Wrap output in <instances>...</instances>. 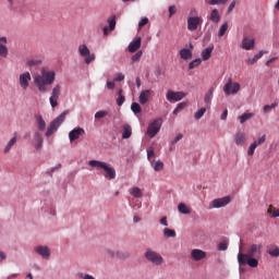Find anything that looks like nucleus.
<instances>
[{
	"label": "nucleus",
	"mask_w": 279,
	"mask_h": 279,
	"mask_svg": "<svg viewBox=\"0 0 279 279\" xmlns=\"http://www.w3.org/2000/svg\"><path fill=\"white\" fill-rule=\"evenodd\" d=\"M262 244H252L246 253L238 254V263L241 266L248 265V267H258V258L262 256Z\"/></svg>",
	"instance_id": "nucleus-1"
},
{
	"label": "nucleus",
	"mask_w": 279,
	"mask_h": 279,
	"mask_svg": "<svg viewBox=\"0 0 279 279\" xmlns=\"http://www.w3.org/2000/svg\"><path fill=\"white\" fill-rule=\"evenodd\" d=\"M56 82V71L41 68L40 73L34 76V84L39 93H48L49 86Z\"/></svg>",
	"instance_id": "nucleus-2"
},
{
	"label": "nucleus",
	"mask_w": 279,
	"mask_h": 279,
	"mask_svg": "<svg viewBox=\"0 0 279 279\" xmlns=\"http://www.w3.org/2000/svg\"><path fill=\"white\" fill-rule=\"evenodd\" d=\"M88 165L89 167H94L95 169H104L105 178H107V180H114V178H117V170H114V168L108 166V163L104 161L90 160Z\"/></svg>",
	"instance_id": "nucleus-3"
},
{
	"label": "nucleus",
	"mask_w": 279,
	"mask_h": 279,
	"mask_svg": "<svg viewBox=\"0 0 279 279\" xmlns=\"http://www.w3.org/2000/svg\"><path fill=\"white\" fill-rule=\"evenodd\" d=\"M66 114H69V110L63 111L59 117H57L48 126L46 136L49 137L53 132L58 131V128L64 123V120L66 119Z\"/></svg>",
	"instance_id": "nucleus-4"
},
{
	"label": "nucleus",
	"mask_w": 279,
	"mask_h": 279,
	"mask_svg": "<svg viewBox=\"0 0 279 279\" xmlns=\"http://www.w3.org/2000/svg\"><path fill=\"white\" fill-rule=\"evenodd\" d=\"M144 256L146 260H148V263H151L153 265L160 266L162 265V263H165V258H162V255H160L156 251H153L151 248L146 250Z\"/></svg>",
	"instance_id": "nucleus-5"
},
{
	"label": "nucleus",
	"mask_w": 279,
	"mask_h": 279,
	"mask_svg": "<svg viewBox=\"0 0 279 279\" xmlns=\"http://www.w3.org/2000/svg\"><path fill=\"white\" fill-rule=\"evenodd\" d=\"M241 90V84L233 83L232 78H229L226 85L223 86V92L226 95H236Z\"/></svg>",
	"instance_id": "nucleus-6"
},
{
	"label": "nucleus",
	"mask_w": 279,
	"mask_h": 279,
	"mask_svg": "<svg viewBox=\"0 0 279 279\" xmlns=\"http://www.w3.org/2000/svg\"><path fill=\"white\" fill-rule=\"evenodd\" d=\"M162 126V120L160 119H156L154 120L147 129V134L150 138H154V136H156V134H158L160 132V128Z\"/></svg>",
	"instance_id": "nucleus-7"
},
{
	"label": "nucleus",
	"mask_w": 279,
	"mask_h": 279,
	"mask_svg": "<svg viewBox=\"0 0 279 279\" xmlns=\"http://www.w3.org/2000/svg\"><path fill=\"white\" fill-rule=\"evenodd\" d=\"M186 97L184 92H173L169 89L166 94V98L170 104H174L175 101H182Z\"/></svg>",
	"instance_id": "nucleus-8"
},
{
	"label": "nucleus",
	"mask_w": 279,
	"mask_h": 279,
	"mask_svg": "<svg viewBox=\"0 0 279 279\" xmlns=\"http://www.w3.org/2000/svg\"><path fill=\"white\" fill-rule=\"evenodd\" d=\"M204 23L202 16H190L187 17V29L189 32H196V29Z\"/></svg>",
	"instance_id": "nucleus-9"
},
{
	"label": "nucleus",
	"mask_w": 279,
	"mask_h": 279,
	"mask_svg": "<svg viewBox=\"0 0 279 279\" xmlns=\"http://www.w3.org/2000/svg\"><path fill=\"white\" fill-rule=\"evenodd\" d=\"M62 90V86L60 84H57L51 92V96L49 98L51 108H57L58 106V99H60V94Z\"/></svg>",
	"instance_id": "nucleus-10"
},
{
	"label": "nucleus",
	"mask_w": 279,
	"mask_h": 279,
	"mask_svg": "<svg viewBox=\"0 0 279 279\" xmlns=\"http://www.w3.org/2000/svg\"><path fill=\"white\" fill-rule=\"evenodd\" d=\"M267 141V135L260 136L258 140L254 141L247 149V156H254V151H256V147H259V145H263Z\"/></svg>",
	"instance_id": "nucleus-11"
},
{
	"label": "nucleus",
	"mask_w": 279,
	"mask_h": 279,
	"mask_svg": "<svg viewBox=\"0 0 279 279\" xmlns=\"http://www.w3.org/2000/svg\"><path fill=\"white\" fill-rule=\"evenodd\" d=\"M232 202V198L230 196H225L222 198H216L211 202V208H223L228 206Z\"/></svg>",
	"instance_id": "nucleus-12"
},
{
	"label": "nucleus",
	"mask_w": 279,
	"mask_h": 279,
	"mask_svg": "<svg viewBox=\"0 0 279 279\" xmlns=\"http://www.w3.org/2000/svg\"><path fill=\"white\" fill-rule=\"evenodd\" d=\"M255 45H256V39H254L253 37L245 36L242 39L241 48L245 49V51H252Z\"/></svg>",
	"instance_id": "nucleus-13"
},
{
	"label": "nucleus",
	"mask_w": 279,
	"mask_h": 279,
	"mask_svg": "<svg viewBox=\"0 0 279 279\" xmlns=\"http://www.w3.org/2000/svg\"><path fill=\"white\" fill-rule=\"evenodd\" d=\"M29 82H32V74L29 72H24L20 75V86L23 90L29 88Z\"/></svg>",
	"instance_id": "nucleus-14"
},
{
	"label": "nucleus",
	"mask_w": 279,
	"mask_h": 279,
	"mask_svg": "<svg viewBox=\"0 0 279 279\" xmlns=\"http://www.w3.org/2000/svg\"><path fill=\"white\" fill-rule=\"evenodd\" d=\"M86 134V131L82 128H75L72 131L69 132V140L70 143H73V141H77L81 136H84Z\"/></svg>",
	"instance_id": "nucleus-15"
},
{
	"label": "nucleus",
	"mask_w": 279,
	"mask_h": 279,
	"mask_svg": "<svg viewBox=\"0 0 279 279\" xmlns=\"http://www.w3.org/2000/svg\"><path fill=\"white\" fill-rule=\"evenodd\" d=\"M191 258L195 262L204 260V258H206V252L199 248H194L191 251Z\"/></svg>",
	"instance_id": "nucleus-16"
},
{
	"label": "nucleus",
	"mask_w": 279,
	"mask_h": 279,
	"mask_svg": "<svg viewBox=\"0 0 279 279\" xmlns=\"http://www.w3.org/2000/svg\"><path fill=\"white\" fill-rule=\"evenodd\" d=\"M142 38L141 37H135L134 40H132L129 44V51L130 53H136V51H138L141 49V43H142Z\"/></svg>",
	"instance_id": "nucleus-17"
},
{
	"label": "nucleus",
	"mask_w": 279,
	"mask_h": 279,
	"mask_svg": "<svg viewBox=\"0 0 279 279\" xmlns=\"http://www.w3.org/2000/svg\"><path fill=\"white\" fill-rule=\"evenodd\" d=\"M8 37H0V58H8Z\"/></svg>",
	"instance_id": "nucleus-18"
},
{
	"label": "nucleus",
	"mask_w": 279,
	"mask_h": 279,
	"mask_svg": "<svg viewBox=\"0 0 279 279\" xmlns=\"http://www.w3.org/2000/svg\"><path fill=\"white\" fill-rule=\"evenodd\" d=\"M234 143L238 145V147H243L245 143H247V137L242 131H239L234 135Z\"/></svg>",
	"instance_id": "nucleus-19"
},
{
	"label": "nucleus",
	"mask_w": 279,
	"mask_h": 279,
	"mask_svg": "<svg viewBox=\"0 0 279 279\" xmlns=\"http://www.w3.org/2000/svg\"><path fill=\"white\" fill-rule=\"evenodd\" d=\"M214 95H215V87H210L204 96V104L206 108H210V105L213 104Z\"/></svg>",
	"instance_id": "nucleus-20"
},
{
	"label": "nucleus",
	"mask_w": 279,
	"mask_h": 279,
	"mask_svg": "<svg viewBox=\"0 0 279 279\" xmlns=\"http://www.w3.org/2000/svg\"><path fill=\"white\" fill-rule=\"evenodd\" d=\"M35 252L39 254L40 257L43 258H49L51 256V251L47 246H37L35 247Z\"/></svg>",
	"instance_id": "nucleus-21"
},
{
	"label": "nucleus",
	"mask_w": 279,
	"mask_h": 279,
	"mask_svg": "<svg viewBox=\"0 0 279 279\" xmlns=\"http://www.w3.org/2000/svg\"><path fill=\"white\" fill-rule=\"evenodd\" d=\"M34 141H35V148L37 149V151H40L43 149V143L45 142V140L43 138V134H40L39 132H35Z\"/></svg>",
	"instance_id": "nucleus-22"
},
{
	"label": "nucleus",
	"mask_w": 279,
	"mask_h": 279,
	"mask_svg": "<svg viewBox=\"0 0 279 279\" xmlns=\"http://www.w3.org/2000/svg\"><path fill=\"white\" fill-rule=\"evenodd\" d=\"M150 96H151V89L142 90L140 94V104L142 106H145V104H147V101H149Z\"/></svg>",
	"instance_id": "nucleus-23"
},
{
	"label": "nucleus",
	"mask_w": 279,
	"mask_h": 279,
	"mask_svg": "<svg viewBox=\"0 0 279 279\" xmlns=\"http://www.w3.org/2000/svg\"><path fill=\"white\" fill-rule=\"evenodd\" d=\"M108 254H110V256L112 258H130V253L129 252H112V251H108Z\"/></svg>",
	"instance_id": "nucleus-24"
},
{
	"label": "nucleus",
	"mask_w": 279,
	"mask_h": 279,
	"mask_svg": "<svg viewBox=\"0 0 279 279\" xmlns=\"http://www.w3.org/2000/svg\"><path fill=\"white\" fill-rule=\"evenodd\" d=\"M122 130V138L128 140L132 136V126L130 124H124Z\"/></svg>",
	"instance_id": "nucleus-25"
},
{
	"label": "nucleus",
	"mask_w": 279,
	"mask_h": 279,
	"mask_svg": "<svg viewBox=\"0 0 279 279\" xmlns=\"http://www.w3.org/2000/svg\"><path fill=\"white\" fill-rule=\"evenodd\" d=\"M180 57L182 60H191L193 58V52L190 49L183 48L180 50Z\"/></svg>",
	"instance_id": "nucleus-26"
},
{
	"label": "nucleus",
	"mask_w": 279,
	"mask_h": 279,
	"mask_svg": "<svg viewBox=\"0 0 279 279\" xmlns=\"http://www.w3.org/2000/svg\"><path fill=\"white\" fill-rule=\"evenodd\" d=\"M36 121L38 130L40 132H45V130L47 129V123L45 122V119H43V116H37Z\"/></svg>",
	"instance_id": "nucleus-27"
},
{
	"label": "nucleus",
	"mask_w": 279,
	"mask_h": 279,
	"mask_svg": "<svg viewBox=\"0 0 279 279\" xmlns=\"http://www.w3.org/2000/svg\"><path fill=\"white\" fill-rule=\"evenodd\" d=\"M209 20L213 23H219L221 21V15H219V10L214 9L210 13Z\"/></svg>",
	"instance_id": "nucleus-28"
},
{
	"label": "nucleus",
	"mask_w": 279,
	"mask_h": 279,
	"mask_svg": "<svg viewBox=\"0 0 279 279\" xmlns=\"http://www.w3.org/2000/svg\"><path fill=\"white\" fill-rule=\"evenodd\" d=\"M78 53L82 56V58H86V56H90V49H88V46L86 45H80Z\"/></svg>",
	"instance_id": "nucleus-29"
},
{
	"label": "nucleus",
	"mask_w": 279,
	"mask_h": 279,
	"mask_svg": "<svg viewBox=\"0 0 279 279\" xmlns=\"http://www.w3.org/2000/svg\"><path fill=\"white\" fill-rule=\"evenodd\" d=\"M150 165H151L154 171H162V169H165V163L160 160H158V161L153 160V161H150Z\"/></svg>",
	"instance_id": "nucleus-30"
},
{
	"label": "nucleus",
	"mask_w": 279,
	"mask_h": 279,
	"mask_svg": "<svg viewBox=\"0 0 279 279\" xmlns=\"http://www.w3.org/2000/svg\"><path fill=\"white\" fill-rule=\"evenodd\" d=\"M178 210L181 213V215H191V209L184 203H180L178 205Z\"/></svg>",
	"instance_id": "nucleus-31"
},
{
	"label": "nucleus",
	"mask_w": 279,
	"mask_h": 279,
	"mask_svg": "<svg viewBox=\"0 0 279 279\" xmlns=\"http://www.w3.org/2000/svg\"><path fill=\"white\" fill-rule=\"evenodd\" d=\"M213 47H208L202 51V59L203 60H210V56H213Z\"/></svg>",
	"instance_id": "nucleus-32"
},
{
	"label": "nucleus",
	"mask_w": 279,
	"mask_h": 279,
	"mask_svg": "<svg viewBox=\"0 0 279 279\" xmlns=\"http://www.w3.org/2000/svg\"><path fill=\"white\" fill-rule=\"evenodd\" d=\"M163 236L166 239H175L177 236L175 230L169 229V228L163 229Z\"/></svg>",
	"instance_id": "nucleus-33"
},
{
	"label": "nucleus",
	"mask_w": 279,
	"mask_h": 279,
	"mask_svg": "<svg viewBox=\"0 0 279 279\" xmlns=\"http://www.w3.org/2000/svg\"><path fill=\"white\" fill-rule=\"evenodd\" d=\"M14 145H16V136H14L9 141V143L4 147V154H10V149H12Z\"/></svg>",
	"instance_id": "nucleus-34"
},
{
	"label": "nucleus",
	"mask_w": 279,
	"mask_h": 279,
	"mask_svg": "<svg viewBox=\"0 0 279 279\" xmlns=\"http://www.w3.org/2000/svg\"><path fill=\"white\" fill-rule=\"evenodd\" d=\"M267 213L269 216L272 217V219H276V217H279V208L277 209L272 205L268 207Z\"/></svg>",
	"instance_id": "nucleus-35"
},
{
	"label": "nucleus",
	"mask_w": 279,
	"mask_h": 279,
	"mask_svg": "<svg viewBox=\"0 0 279 279\" xmlns=\"http://www.w3.org/2000/svg\"><path fill=\"white\" fill-rule=\"evenodd\" d=\"M131 110L134 112V114H141V112H143V108H141L138 102H132Z\"/></svg>",
	"instance_id": "nucleus-36"
},
{
	"label": "nucleus",
	"mask_w": 279,
	"mask_h": 279,
	"mask_svg": "<svg viewBox=\"0 0 279 279\" xmlns=\"http://www.w3.org/2000/svg\"><path fill=\"white\" fill-rule=\"evenodd\" d=\"M254 117V113H243L242 116L238 117L241 124L245 123V121H250Z\"/></svg>",
	"instance_id": "nucleus-37"
},
{
	"label": "nucleus",
	"mask_w": 279,
	"mask_h": 279,
	"mask_svg": "<svg viewBox=\"0 0 279 279\" xmlns=\"http://www.w3.org/2000/svg\"><path fill=\"white\" fill-rule=\"evenodd\" d=\"M208 5H226L228 0H205Z\"/></svg>",
	"instance_id": "nucleus-38"
},
{
	"label": "nucleus",
	"mask_w": 279,
	"mask_h": 279,
	"mask_svg": "<svg viewBox=\"0 0 279 279\" xmlns=\"http://www.w3.org/2000/svg\"><path fill=\"white\" fill-rule=\"evenodd\" d=\"M130 193H131V195H133V197H136V198L143 197V192L141 191V187H133L130 191Z\"/></svg>",
	"instance_id": "nucleus-39"
},
{
	"label": "nucleus",
	"mask_w": 279,
	"mask_h": 279,
	"mask_svg": "<svg viewBox=\"0 0 279 279\" xmlns=\"http://www.w3.org/2000/svg\"><path fill=\"white\" fill-rule=\"evenodd\" d=\"M43 64V60L40 59H31L27 61V66H40Z\"/></svg>",
	"instance_id": "nucleus-40"
},
{
	"label": "nucleus",
	"mask_w": 279,
	"mask_h": 279,
	"mask_svg": "<svg viewBox=\"0 0 279 279\" xmlns=\"http://www.w3.org/2000/svg\"><path fill=\"white\" fill-rule=\"evenodd\" d=\"M122 93H123V89H119L118 92L119 97L117 99L118 106H123V104H125V96H123Z\"/></svg>",
	"instance_id": "nucleus-41"
},
{
	"label": "nucleus",
	"mask_w": 279,
	"mask_h": 279,
	"mask_svg": "<svg viewBox=\"0 0 279 279\" xmlns=\"http://www.w3.org/2000/svg\"><path fill=\"white\" fill-rule=\"evenodd\" d=\"M204 114H206V108H201L198 111L194 113V119H196V121H199V119H202Z\"/></svg>",
	"instance_id": "nucleus-42"
},
{
	"label": "nucleus",
	"mask_w": 279,
	"mask_h": 279,
	"mask_svg": "<svg viewBox=\"0 0 279 279\" xmlns=\"http://www.w3.org/2000/svg\"><path fill=\"white\" fill-rule=\"evenodd\" d=\"M108 23H109L110 32L114 31V27H117V17L116 16L109 17Z\"/></svg>",
	"instance_id": "nucleus-43"
},
{
	"label": "nucleus",
	"mask_w": 279,
	"mask_h": 279,
	"mask_svg": "<svg viewBox=\"0 0 279 279\" xmlns=\"http://www.w3.org/2000/svg\"><path fill=\"white\" fill-rule=\"evenodd\" d=\"M226 32H228V22L223 23L218 32V36L221 38V36L226 35Z\"/></svg>",
	"instance_id": "nucleus-44"
},
{
	"label": "nucleus",
	"mask_w": 279,
	"mask_h": 279,
	"mask_svg": "<svg viewBox=\"0 0 279 279\" xmlns=\"http://www.w3.org/2000/svg\"><path fill=\"white\" fill-rule=\"evenodd\" d=\"M202 64V59H195L189 63V69L193 70Z\"/></svg>",
	"instance_id": "nucleus-45"
},
{
	"label": "nucleus",
	"mask_w": 279,
	"mask_h": 279,
	"mask_svg": "<svg viewBox=\"0 0 279 279\" xmlns=\"http://www.w3.org/2000/svg\"><path fill=\"white\" fill-rule=\"evenodd\" d=\"M141 58H143V50L137 51L135 54L132 56V62H140Z\"/></svg>",
	"instance_id": "nucleus-46"
},
{
	"label": "nucleus",
	"mask_w": 279,
	"mask_h": 279,
	"mask_svg": "<svg viewBox=\"0 0 279 279\" xmlns=\"http://www.w3.org/2000/svg\"><path fill=\"white\" fill-rule=\"evenodd\" d=\"M156 157V153L154 151V148H148L147 149V158L149 160V162H154V160H151V158Z\"/></svg>",
	"instance_id": "nucleus-47"
},
{
	"label": "nucleus",
	"mask_w": 279,
	"mask_h": 279,
	"mask_svg": "<svg viewBox=\"0 0 279 279\" xmlns=\"http://www.w3.org/2000/svg\"><path fill=\"white\" fill-rule=\"evenodd\" d=\"M268 254H269L270 256H274L275 258L278 257V256H279V247L276 246V247H274V248H270V250L268 251Z\"/></svg>",
	"instance_id": "nucleus-48"
},
{
	"label": "nucleus",
	"mask_w": 279,
	"mask_h": 279,
	"mask_svg": "<svg viewBox=\"0 0 279 279\" xmlns=\"http://www.w3.org/2000/svg\"><path fill=\"white\" fill-rule=\"evenodd\" d=\"M219 252H226L228 250V242L223 241L218 244Z\"/></svg>",
	"instance_id": "nucleus-49"
},
{
	"label": "nucleus",
	"mask_w": 279,
	"mask_h": 279,
	"mask_svg": "<svg viewBox=\"0 0 279 279\" xmlns=\"http://www.w3.org/2000/svg\"><path fill=\"white\" fill-rule=\"evenodd\" d=\"M147 23H149V19L143 17V19L138 22V29H143V27H145V25H147Z\"/></svg>",
	"instance_id": "nucleus-50"
},
{
	"label": "nucleus",
	"mask_w": 279,
	"mask_h": 279,
	"mask_svg": "<svg viewBox=\"0 0 279 279\" xmlns=\"http://www.w3.org/2000/svg\"><path fill=\"white\" fill-rule=\"evenodd\" d=\"M105 117H108V111H98L95 113V119H104Z\"/></svg>",
	"instance_id": "nucleus-51"
},
{
	"label": "nucleus",
	"mask_w": 279,
	"mask_h": 279,
	"mask_svg": "<svg viewBox=\"0 0 279 279\" xmlns=\"http://www.w3.org/2000/svg\"><path fill=\"white\" fill-rule=\"evenodd\" d=\"M276 106H278V104L274 102L272 105H266L264 106V112H271V110H274V108H276Z\"/></svg>",
	"instance_id": "nucleus-52"
},
{
	"label": "nucleus",
	"mask_w": 279,
	"mask_h": 279,
	"mask_svg": "<svg viewBox=\"0 0 279 279\" xmlns=\"http://www.w3.org/2000/svg\"><path fill=\"white\" fill-rule=\"evenodd\" d=\"M95 60V53H92L89 52V54L86 56L85 58V64H90V62H94Z\"/></svg>",
	"instance_id": "nucleus-53"
},
{
	"label": "nucleus",
	"mask_w": 279,
	"mask_h": 279,
	"mask_svg": "<svg viewBox=\"0 0 279 279\" xmlns=\"http://www.w3.org/2000/svg\"><path fill=\"white\" fill-rule=\"evenodd\" d=\"M123 80H125V75L123 73H118L116 74L113 82H123Z\"/></svg>",
	"instance_id": "nucleus-54"
},
{
	"label": "nucleus",
	"mask_w": 279,
	"mask_h": 279,
	"mask_svg": "<svg viewBox=\"0 0 279 279\" xmlns=\"http://www.w3.org/2000/svg\"><path fill=\"white\" fill-rule=\"evenodd\" d=\"M257 62H258V61H257L256 57L248 58V59L246 60V64H248V65L256 64Z\"/></svg>",
	"instance_id": "nucleus-55"
},
{
	"label": "nucleus",
	"mask_w": 279,
	"mask_h": 279,
	"mask_svg": "<svg viewBox=\"0 0 279 279\" xmlns=\"http://www.w3.org/2000/svg\"><path fill=\"white\" fill-rule=\"evenodd\" d=\"M114 86H116L114 82L107 81V88H108V90H114Z\"/></svg>",
	"instance_id": "nucleus-56"
},
{
	"label": "nucleus",
	"mask_w": 279,
	"mask_h": 279,
	"mask_svg": "<svg viewBox=\"0 0 279 279\" xmlns=\"http://www.w3.org/2000/svg\"><path fill=\"white\" fill-rule=\"evenodd\" d=\"M186 108V102H180L177 105V110L181 112V110H184Z\"/></svg>",
	"instance_id": "nucleus-57"
},
{
	"label": "nucleus",
	"mask_w": 279,
	"mask_h": 279,
	"mask_svg": "<svg viewBox=\"0 0 279 279\" xmlns=\"http://www.w3.org/2000/svg\"><path fill=\"white\" fill-rule=\"evenodd\" d=\"M234 8H236V1H232L228 8V14H230V12H232L234 10Z\"/></svg>",
	"instance_id": "nucleus-58"
},
{
	"label": "nucleus",
	"mask_w": 279,
	"mask_h": 279,
	"mask_svg": "<svg viewBox=\"0 0 279 279\" xmlns=\"http://www.w3.org/2000/svg\"><path fill=\"white\" fill-rule=\"evenodd\" d=\"M62 168V165L61 163H58L56 167L51 168L50 172H47L48 175H52V173L58 170V169H61Z\"/></svg>",
	"instance_id": "nucleus-59"
},
{
	"label": "nucleus",
	"mask_w": 279,
	"mask_h": 279,
	"mask_svg": "<svg viewBox=\"0 0 279 279\" xmlns=\"http://www.w3.org/2000/svg\"><path fill=\"white\" fill-rule=\"evenodd\" d=\"M220 119H221V121H226V120L228 119V109H226V110L222 112Z\"/></svg>",
	"instance_id": "nucleus-60"
},
{
	"label": "nucleus",
	"mask_w": 279,
	"mask_h": 279,
	"mask_svg": "<svg viewBox=\"0 0 279 279\" xmlns=\"http://www.w3.org/2000/svg\"><path fill=\"white\" fill-rule=\"evenodd\" d=\"M183 136H184V135H182V134L177 135V136L174 137V140L172 141V143L175 144V143H178L179 141H182Z\"/></svg>",
	"instance_id": "nucleus-61"
},
{
	"label": "nucleus",
	"mask_w": 279,
	"mask_h": 279,
	"mask_svg": "<svg viewBox=\"0 0 279 279\" xmlns=\"http://www.w3.org/2000/svg\"><path fill=\"white\" fill-rule=\"evenodd\" d=\"M160 223H161V226H166V228H167L169 226V222L167 221V217H162L160 219Z\"/></svg>",
	"instance_id": "nucleus-62"
},
{
	"label": "nucleus",
	"mask_w": 279,
	"mask_h": 279,
	"mask_svg": "<svg viewBox=\"0 0 279 279\" xmlns=\"http://www.w3.org/2000/svg\"><path fill=\"white\" fill-rule=\"evenodd\" d=\"M175 12H177L175 5L169 7V14H170V16H171L172 14H175Z\"/></svg>",
	"instance_id": "nucleus-63"
},
{
	"label": "nucleus",
	"mask_w": 279,
	"mask_h": 279,
	"mask_svg": "<svg viewBox=\"0 0 279 279\" xmlns=\"http://www.w3.org/2000/svg\"><path fill=\"white\" fill-rule=\"evenodd\" d=\"M156 77H159L160 75H162V70H160V68H157L155 71H154Z\"/></svg>",
	"instance_id": "nucleus-64"
}]
</instances>
